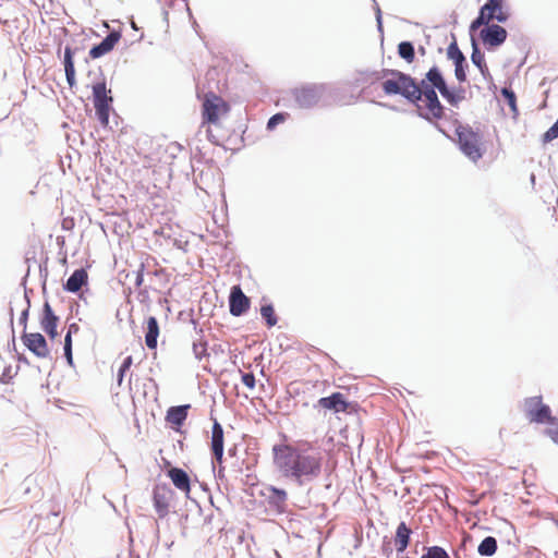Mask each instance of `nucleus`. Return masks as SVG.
Segmentation results:
<instances>
[{"label":"nucleus","instance_id":"33","mask_svg":"<svg viewBox=\"0 0 558 558\" xmlns=\"http://www.w3.org/2000/svg\"><path fill=\"white\" fill-rule=\"evenodd\" d=\"M64 356H65L69 365H73L72 336H70V335H65V337H64Z\"/></svg>","mask_w":558,"mask_h":558},{"label":"nucleus","instance_id":"5","mask_svg":"<svg viewBox=\"0 0 558 558\" xmlns=\"http://www.w3.org/2000/svg\"><path fill=\"white\" fill-rule=\"evenodd\" d=\"M510 16L509 8L504 0H488L480 10L478 16L471 23L470 31L474 32L493 20L505 23Z\"/></svg>","mask_w":558,"mask_h":558},{"label":"nucleus","instance_id":"40","mask_svg":"<svg viewBox=\"0 0 558 558\" xmlns=\"http://www.w3.org/2000/svg\"><path fill=\"white\" fill-rule=\"evenodd\" d=\"M14 375L15 374L12 372V366H7L1 374L0 381L2 384H9Z\"/></svg>","mask_w":558,"mask_h":558},{"label":"nucleus","instance_id":"18","mask_svg":"<svg viewBox=\"0 0 558 558\" xmlns=\"http://www.w3.org/2000/svg\"><path fill=\"white\" fill-rule=\"evenodd\" d=\"M190 404L171 407L167 411L166 421L175 429H179L187 417Z\"/></svg>","mask_w":558,"mask_h":558},{"label":"nucleus","instance_id":"7","mask_svg":"<svg viewBox=\"0 0 558 558\" xmlns=\"http://www.w3.org/2000/svg\"><path fill=\"white\" fill-rule=\"evenodd\" d=\"M525 417L531 423L549 424L557 423V416L551 414L549 405L543 402L541 396L530 397L523 402Z\"/></svg>","mask_w":558,"mask_h":558},{"label":"nucleus","instance_id":"45","mask_svg":"<svg viewBox=\"0 0 558 558\" xmlns=\"http://www.w3.org/2000/svg\"><path fill=\"white\" fill-rule=\"evenodd\" d=\"M555 123L558 125V120Z\"/></svg>","mask_w":558,"mask_h":558},{"label":"nucleus","instance_id":"16","mask_svg":"<svg viewBox=\"0 0 558 558\" xmlns=\"http://www.w3.org/2000/svg\"><path fill=\"white\" fill-rule=\"evenodd\" d=\"M121 38L120 33L111 32L100 44L94 46L89 50V56L93 59H98L107 53H109L114 46L119 43Z\"/></svg>","mask_w":558,"mask_h":558},{"label":"nucleus","instance_id":"17","mask_svg":"<svg viewBox=\"0 0 558 558\" xmlns=\"http://www.w3.org/2000/svg\"><path fill=\"white\" fill-rule=\"evenodd\" d=\"M318 405L325 410H332L335 412H345L349 408L348 401L340 392H333L329 397L320 398Z\"/></svg>","mask_w":558,"mask_h":558},{"label":"nucleus","instance_id":"42","mask_svg":"<svg viewBox=\"0 0 558 558\" xmlns=\"http://www.w3.org/2000/svg\"><path fill=\"white\" fill-rule=\"evenodd\" d=\"M27 319H28V310L23 311L21 317H20V324L23 325L24 329L27 326Z\"/></svg>","mask_w":558,"mask_h":558},{"label":"nucleus","instance_id":"4","mask_svg":"<svg viewBox=\"0 0 558 558\" xmlns=\"http://www.w3.org/2000/svg\"><path fill=\"white\" fill-rule=\"evenodd\" d=\"M456 134L459 148L469 159L475 162L483 157L485 147L482 135L478 132L474 131L470 125L460 124L456 129Z\"/></svg>","mask_w":558,"mask_h":558},{"label":"nucleus","instance_id":"25","mask_svg":"<svg viewBox=\"0 0 558 558\" xmlns=\"http://www.w3.org/2000/svg\"><path fill=\"white\" fill-rule=\"evenodd\" d=\"M497 541L493 536L485 537L477 547V551L481 556H493L497 551Z\"/></svg>","mask_w":558,"mask_h":558},{"label":"nucleus","instance_id":"36","mask_svg":"<svg viewBox=\"0 0 558 558\" xmlns=\"http://www.w3.org/2000/svg\"><path fill=\"white\" fill-rule=\"evenodd\" d=\"M454 66H456L454 74H456L457 80L460 83L465 82L466 81V73H465L463 63H456Z\"/></svg>","mask_w":558,"mask_h":558},{"label":"nucleus","instance_id":"35","mask_svg":"<svg viewBox=\"0 0 558 558\" xmlns=\"http://www.w3.org/2000/svg\"><path fill=\"white\" fill-rule=\"evenodd\" d=\"M193 351L195 356L201 360L203 356L207 355V348L205 343H194L193 344Z\"/></svg>","mask_w":558,"mask_h":558},{"label":"nucleus","instance_id":"9","mask_svg":"<svg viewBox=\"0 0 558 558\" xmlns=\"http://www.w3.org/2000/svg\"><path fill=\"white\" fill-rule=\"evenodd\" d=\"M23 344L38 359H47L50 350L46 338L40 332H23Z\"/></svg>","mask_w":558,"mask_h":558},{"label":"nucleus","instance_id":"14","mask_svg":"<svg viewBox=\"0 0 558 558\" xmlns=\"http://www.w3.org/2000/svg\"><path fill=\"white\" fill-rule=\"evenodd\" d=\"M210 449L216 461L221 463L223 457V428L216 420L211 429Z\"/></svg>","mask_w":558,"mask_h":558},{"label":"nucleus","instance_id":"23","mask_svg":"<svg viewBox=\"0 0 558 558\" xmlns=\"http://www.w3.org/2000/svg\"><path fill=\"white\" fill-rule=\"evenodd\" d=\"M411 529L401 522L396 531L395 545L398 553H403L410 544Z\"/></svg>","mask_w":558,"mask_h":558},{"label":"nucleus","instance_id":"10","mask_svg":"<svg viewBox=\"0 0 558 558\" xmlns=\"http://www.w3.org/2000/svg\"><path fill=\"white\" fill-rule=\"evenodd\" d=\"M480 33L481 39L484 45L489 47H498L502 45L507 39V31L497 24L485 25Z\"/></svg>","mask_w":558,"mask_h":558},{"label":"nucleus","instance_id":"19","mask_svg":"<svg viewBox=\"0 0 558 558\" xmlns=\"http://www.w3.org/2000/svg\"><path fill=\"white\" fill-rule=\"evenodd\" d=\"M268 492V504L270 505V507H272L279 513L284 512L288 499L287 492L274 486L269 487Z\"/></svg>","mask_w":558,"mask_h":558},{"label":"nucleus","instance_id":"13","mask_svg":"<svg viewBox=\"0 0 558 558\" xmlns=\"http://www.w3.org/2000/svg\"><path fill=\"white\" fill-rule=\"evenodd\" d=\"M171 489L167 485H157L153 492L154 507L160 518L167 515L169 510Z\"/></svg>","mask_w":558,"mask_h":558},{"label":"nucleus","instance_id":"2","mask_svg":"<svg viewBox=\"0 0 558 558\" xmlns=\"http://www.w3.org/2000/svg\"><path fill=\"white\" fill-rule=\"evenodd\" d=\"M274 464L282 476L293 478L300 485L317 477L322 471V457L292 445L272 447Z\"/></svg>","mask_w":558,"mask_h":558},{"label":"nucleus","instance_id":"8","mask_svg":"<svg viewBox=\"0 0 558 558\" xmlns=\"http://www.w3.org/2000/svg\"><path fill=\"white\" fill-rule=\"evenodd\" d=\"M109 94L110 90H107L105 82L96 83L93 86L96 116L104 126L109 123L110 104L112 102V97Z\"/></svg>","mask_w":558,"mask_h":558},{"label":"nucleus","instance_id":"30","mask_svg":"<svg viewBox=\"0 0 558 558\" xmlns=\"http://www.w3.org/2000/svg\"><path fill=\"white\" fill-rule=\"evenodd\" d=\"M421 558H450L447 551L439 546H432L427 548V553Z\"/></svg>","mask_w":558,"mask_h":558},{"label":"nucleus","instance_id":"21","mask_svg":"<svg viewBox=\"0 0 558 558\" xmlns=\"http://www.w3.org/2000/svg\"><path fill=\"white\" fill-rule=\"evenodd\" d=\"M87 279L88 275L84 268L76 269L66 280L65 290L75 293L87 283Z\"/></svg>","mask_w":558,"mask_h":558},{"label":"nucleus","instance_id":"20","mask_svg":"<svg viewBox=\"0 0 558 558\" xmlns=\"http://www.w3.org/2000/svg\"><path fill=\"white\" fill-rule=\"evenodd\" d=\"M295 101L301 108H308L317 104L318 94L315 88L303 87L296 90Z\"/></svg>","mask_w":558,"mask_h":558},{"label":"nucleus","instance_id":"27","mask_svg":"<svg viewBox=\"0 0 558 558\" xmlns=\"http://www.w3.org/2000/svg\"><path fill=\"white\" fill-rule=\"evenodd\" d=\"M472 62L480 69L482 74L488 71L487 64L485 62L484 54L478 50L475 41H473V52L471 54Z\"/></svg>","mask_w":558,"mask_h":558},{"label":"nucleus","instance_id":"24","mask_svg":"<svg viewBox=\"0 0 558 558\" xmlns=\"http://www.w3.org/2000/svg\"><path fill=\"white\" fill-rule=\"evenodd\" d=\"M73 57H74L73 49L69 46L65 47L63 63H64V72H65L66 82L70 87H73L76 84Z\"/></svg>","mask_w":558,"mask_h":558},{"label":"nucleus","instance_id":"22","mask_svg":"<svg viewBox=\"0 0 558 558\" xmlns=\"http://www.w3.org/2000/svg\"><path fill=\"white\" fill-rule=\"evenodd\" d=\"M159 336V325L154 316L146 320L145 343L148 349L155 350L157 348V339Z\"/></svg>","mask_w":558,"mask_h":558},{"label":"nucleus","instance_id":"31","mask_svg":"<svg viewBox=\"0 0 558 558\" xmlns=\"http://www.w3.org/2000/svg\"><path fill=\"white\" fill-rule=\"evenodd\" d=\"M501 94L513 113H518L517 98L512 90L502 88Z\"/></svg>","mask_w":558,"mask_h":558},{"label":"nucleus","instance_id":"28","mask_svg":"<svg viewBox=\"0 0 558 558\" xmlns=\"http://www.w3.org/2000/svg\"><path fill=\"white\" fill-rule=\"evenodd\" d=\"M447 56L449 59H451L454 64L456 63H464L465 62V58L463 56V53L461 52V50L459 49L458 45L456 41H452L448 48H447Z\"/></svg>","mask_w":558,"mask_h":558},{"label":"nucleus","instance_id":"32","mask_svg":"<svg viewBox=\"0 0 558 558\" xmlns=\"http://www.w3.org/2000/svg\"><path fill=\"white\" fill-rule=\"evenodd\" d=\"M133 363V359L131 355L126 356L123 361V363L120 366L119 373H118V384L121 385L123 377L125 373L130 369L131 365Z\"/></svg>","mask_w":558,"mask_h":558},{"label":"nucleus","instance_id":"41","mask_svg":"<svg viewBox=\"0 0 558 558\" xmlns=\"http://www.w3.org/2000/svg\"><path fill=\"white\" fill-rule=\"evenodd\" d=\"M80 331V326L76 323H73L69 326L66 335H76Z\"/></svg>","mask_w":558,"mask_h":558},{"label":"nucleus","instance_id":"37","mask_svg":"<svg viewBox=\"0 0 558 558\" xmlns=\"http://www.w3.org/2000/svg\"><path fill=\"white\" fill-rule=\"evenodd\" d=\"M558 137V125L555 123L549 130H547L543 136L544 142H550Z\"/></svg>","mask_w":558,"mask_h":558},{"label":"nucleus","instance_id":"6","mask_svg":"<svg viewBox=\"0 0 558 558\" xmlns=\"http://www.w3.org/2000/svg\"><path fill=\"white\" fill-rule=\"evenodd\" d=\"M426 80L428 86L432 89H438L440 95L447 100V102L453 107H457L465 98V92L462 87L450 89L438 66H432L426 73Z\"/></svg>","mask_w":558,"mask_h":558},{"label":"nucleus","instance_id":"3","mask_svg":"<svg viewBox=\"0 0 558 558\" xmlns=\"http://www.w3.org/2000/svg\"><path fill=\"white\" fill-rule=\"evenodd\" d=\"M202 100V126H206L208 140L217 144L218 138L213 134V126L220 124V119L229 113L230 106L213 92L204 94Z\"/></svg>","mask_w":558,"mask_h":558},{"label":"nucleus","instance_id":"15","mask_svg":"<svg viewBox=\"0 0 558 558\" xmlns=\"http://www.w3.org/2000/svg\"><path fill=\"white\" fill-rule=\"evenodd\" d=\"M168 477L171 480L172 484L184 493L186 496L191 493V480L189 474L180 468H170L167 472Z\"/></svg>","mask_w":558,"mask_h":558},{"label":"nucleus","instance_id":"34","mask_svg":"<svg viewBox=\"0 0 558 558\" xmlns=\"http://www.w3.org/2000/svg\"><path fill=\"white\" fill-rule=\"evenodd\" d=\"M286 120V116L283 113H277L272 116L267 123L268 130H274L279 123H282Z\"/></svg>","mask_w":558,"mask_h":558},{"label":"nucleus","instance_id":"39","mask_svg":"<svg viewBox=\"0 0 558 558\" xmlns=\"http://www.w3.org/2000/svg\"><path fill=\"white\" fill-rule=\"evenodd\" d=\"M546 433L556 444H558V417L557 423L548 425Z\"/></svg>","mask_w":558,"mask_h":558},{"label":"nucleus","instance_id":"11","mask_svg":"<svg viewBox=\"0 0 558 558\" xmlns=\"http://www.w3.org/2000/svg\"><path fill=\"white\" fill-rule=\"evenodd\" d=\"M40 327L41 329L48 335V337L53 340L56 339L58 333V324H59V317L54 314L51 305L49 302H45L43 306V312L40 316Z\"/></svg>","mask_w":558,"mask_h":558},{"label":"nucleus","instance_id":"26","mask_svg":"<svg viewBox=\"0 0 558 558\" xmlns=\"http://www.w3.org/2000/svg\"><path fill=\"white\" fill-rule=\"evenodd\" d=\"M398 53L408 63H412L415 58L414 47L410 41H402L398 45Z\"/></svg>","mask_w":558,"mask_h":558},{"label":"nucleus","instance_id":"43","mask_svg":"<svg viewBox=\"0 0 558 558\" xmlns=\"http://www.w3.org/2000/svg\"><path fill=\"white\" fill-rule=\"evenodd\" d=\"M143 281H144L143 270H140V271H137V274H136V280H135V284H136V287H141V286H142V283H143Z\"/></svg>","mask_w":558,"mask_h":558},{"label":"nucleus","instance_id":"44","mask_svg":"<svg viewBox=\"0 0 558 558\" xmlns=\"http://www.w3.org/2000/svg\"><path fill=\"white\" fill-rule=\"evenodd\" d=\"M555 123L558 125V120Z\"/></svg>","mask_w":558,"mask_h":558},{"label":"nucleus","instance_id":"1","mask_svg":"<svg viewBox=\"0 0 558 558\" xmlns=\"http://www.w3.org/2000/svg\"><path fill=\"white\" fill-rule=\"evenodd\" d=\"M378 78L381 81V89L386 95H400L416 105L421 116L426 120L433 122L444 117V106L439 101L436 90L428 86L426 77L417 83L415 78L404 72L383 69Z\"/></svg>","mask_w":558,"mask_h":558},{"label":"nucleus","instance_id":"38","mask_svg":"<svg viewBox=\"0 0 558 558\" xmlns=\"http://www.w3.org/2000/svg\"><path fill=\"white\" fill-rule=\"evenodd\" d=\"M242 383L248 388L254 389L255 388V376L253 373H244L242 374Z\"/></svg>","mask_w":558,"mask_h":558},{"label":"nucleus","instance_id":"12","mask_svg":"<svg viewBox=\"0 0 558 558\" xmlns=\"http://www.w3.org/2000/svg\"><path fill=\"white\" fill-rule=\"evenodd\" d=\"M229 307L233 316H241L248 310L250 299L243 293L240 286H233L231 288Z\"/></svg>","mask_w":558,"mask_h":558},{"label":"nucleus","instance_id":"29","mask_svg":"<svg viewBox=\"0 0 558 558\" xmlns=\"http://www.w3.org/2000/svg\"><path fill=\"white\" fill-rule=\"evenodd\" d=\"M260 315L266 320L268 327H274L277 324V316L272 305H263L260 308Z\"/></svg>","mask_w":558,"mask_h":558}]
</instances>
